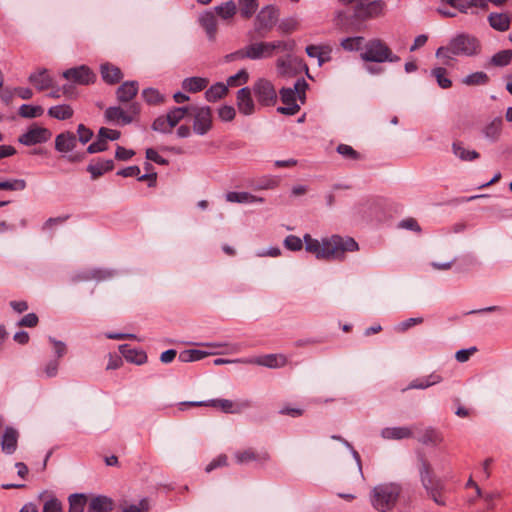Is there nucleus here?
<instances>
[{
	"label": "nucleus",
	"instance_id": "obj_1",
	"mask_svg": "<svg viewBox=\"0 0 512 512\" xmlns=\"http://www.w3.org/2000/svg\"><path fill=\"white\" fill-rule=\"evenodd\" d=\"M305 245V250L318 260L332 261L343 260L346 252H354L359 249L358 243L351 237L332 235L318 240L310 234H305L303 239L295 235H288L284 239V246L290 251H300Z\"/></svg>",
	"mask_w": 512,
	"mask_h": 512
},
{
	"label": "nucleus",
	"instance_id": "obj_2",
	"mask_svg": "<svg viewBox=\"0 0 512 512\" xmlns=\"http://www.w3.org/2000/svg\"><path fill=\"white\" fill-rule=\"evenodd\" d=\"M481 51L480 41L473 35L461 33L453 37L447 46L439 47L436 57L443 59L445 64L453 60L455 56L472 57Z\"/></svg>",
	"mask_w": 512,
	"mask_h": 512
},
{
	"label": "nucleus",
	"instance_id": "obj_3",
	"mask_svg": "<svg viewBox=\"0 0 512 512\" xmlns=\"http://www.w3.org/2000/svg\"><path fill=\"white\" fill-rule=\"evenodd\" d=\"M402 494V485L398 482H382L369 491V503L377 512H391L397 506Z\"/></svg>",
	"mask_w": 512,
	"mask_h": 512
},
{
	"label": "nucleus",
	"instance_id": "obj_4",
	"mask_svg": "<svg viewBox=\"0 0 512 512\" xmlns=\"http://www.w3.org/2000/svg\"><path fill=\"white\" fill-rule=\"evenodd\" d=\"M418 470L421 484L427 494L436 504L441 506L445 505V501L441 497L444 483L440 478L435 476L431 464L424 456H419L418 458Z\"/></svg>",
	"mask_w": 512,
	"mask_h": 512
},
{
	"label": "nucleus",
	"instance_id": "obj_5",
	"mask_svg": "<svg viewBox=\"0 0 512 512\" xmlns=\"http://www.w3.org/2000/svg\"><path fill=\"white\" fill-rule=\"evenodd\" d=\"M307 88L308 83L304 78L297 79L293 87L282 88L280 96L284 106L278 107L277 111L285 115L296 114L300 110V105L297 101L304 104Z\"/></svg>",
	"mask_w": 512,
	"mask_h": 512
},
{
	"label": "nucleus",
	"instance_id": "obj_6",
	"mask_svg": "<svg viewBox=\"0 0 512 512\" xmlns=\"http://www.w3.org/2000/svg\"><path fill=\"white\" fill-rule=\"evenodd\" d=\"M366 62H399L400 57L394 54L385 42L380 39H373L367 42L360 54Z\"/></svg>",
	"mask_w": 512,
	"mask_h": 512
},
{
	"label": "nucleus",
	"instance_id": "obj_7",
	"mask_svg": "<svg viewBox=\"0 0 512 512\" xmlns=\"http://www.w3.org/2000/svg\"><path fill=\"white\" fill-rule=\"evenodd\" d=\"M183 406H211L220 409L228 414H240L252 406V402L248 399L240 401H232L229 399H211L208 401H191L182 403Z\"/></svg>",
	"mask_w": 512,
	"mask_h": 512
},
{
	"label": "nucleus",
	"instance_id": "obj_8",
	"mask_svg": "<svg viewBox=\"0 0 512 512\" xmlns=\"http://www.w3.org/2000/svg\"><path fill=\"white\" fill-rule=\"evenodd\" d=\"M140 113V104L132 102L127 108L121 106H112L106 109L105 117L108 121L116 124L127 125L133 122L134 118Z\"/></svg>",
	"mask_w": 512,
	"mask_h": 512
},
{
	"label": "nucleus",
	"instance_id": "obj_9",
	"mask_svg": "<svg viewBox=\"0 0 512 512\" xmlns=\"http://www.w3.org/2000/svg\"><path fill=\"white\" fill-rule=\"evenodd\" d=\"M190 113L194 117L193 131L198 135L207 134L212 128V111L209 106H191Z\"/></svg>",
	"mask_w": 512,
	"mask_h": 512
},
{
	"label": "nucleus",
	"instance_id": "obj_10",
	"mask_svg": "<svg viewBox=\"0 0 512 512\" xmlns=\"http://www.w3.org/2000/svg\"><path fill=\"white\" fill-rule=\"evenodd\" d=\"M278 16V10L273 6H266L259 11L254 23L259 36L264 37L275 26Z\"/></svg>",
	"mask_w": 512,
	"mask_h": 512
},
{
	"label": "nucleus",
	"instance_id": "obj_11",
	"mask_svg": "<svg viewBox=\"0 0 512 512\" xmlns=\"http://www.w3.org/2000/svg\"><path fill=\"white\" fill-rule=\"evenodd\" d=\"M276 68L279 75L284 77L293 76L302 69L308 72L307 65L298 57L290 54L285 57H280L276 61Z\"/></svg>",
	"mask_w": 512,
	"mask_h": 512
},
{
	"label": "nucleus",
	"instance_id": "obj_12",
	"mask_svg": "<svg viewBox=\"0 0 512 512\" xmlns=\"http://www.w3.org/2000/svg\"><path fill=\"white\" fill-rule=\"evenodd\" d=\"M253 92L258 102L264 106L274 105L277 100L273 84L266 79H259L253 86Z\"/></svg>",
	"mask_w": 512,
	"mask_h": 512
},
{
	"label": "nucleus",
	"instance_id": "obj_13",
	"mask_svg": "<svg viewBox=\"0 0 512 512\" xmlns=\"http://www.w3.org/2000/svg\"><path fill=\"white\" fill-rule=\"evenodd\" d=\"M51 136L49 129L33 125L19 137L18 141L25 146H32L47 142Z\"/></svg>",
	"mask_w": 512,
	"mask_h": 512
},
{
	"label": "nucleus",
	"instance_id": "obj_14",
	"mask_svg": "<svg viewBox=\"0 0 512 512\" xmlns=\"http://www.w3.org/2000/svg\"><path fill=\"white\" fill-rule=\"evenodd\" d=\"M63 77L80 85H88L95 80V74L85 65L67 69L63 72Z\"/></svg>",
	"mask_w": 512,
	"mask_h": 512
},
{
	"label": "nucleus",
	"instance_id": "obj_15",
	"mask_svg": "<svg viewBox=\"0 0 512 512\" xmlns=\"http://www.w3.org/2000/svg\"><path fill=\"white\" fill-rule=\"evenodd\" d=\"M19 433L13 427H6L1 437L2 452L11 455L13 454L18 445Z\"/></svg>",
	"mask_w": 512,
	"mask_h": 512
},
{
	"label": "nucleus",
	"instance_id": "obj_16",
	"mask_svg": "<svg viewBox=\"0 0 512 512\" xmlns=\"http://www.w3.org/2000/svg\"><path fill=\"white\" fill-rule=\"evenodd\" d=\"M380 436L385 440H403L413 437V429L409 426L385 427Z\"/></svg>",
	"mask_w": 512,
	"mask_h": 512
},
{
	"label": "nucleus",
	"instance_id": "obj_17",
	"mask_svg": "<svg viewBox=\"0 0 512 512\" xmlns=\"http://www.w3.org/2000/svg\"><path fill=\"white\" fill-rule=\"evenodd\" d=\"M137 81H126L122 83L116 90V96L119 102L129 103L138 93Z\"/></svg>",
	"mask_w": 512,
	"mask_h": 512
},
{
	"label": "nucleus",
	"instance_id": "obj_18",
	"mask_svg": "<svg viewBox=\"0 0 512 512\" xmlns=\"http://www.w3.org/2000/svg\"><path fill=\"white\" fill-rule=\"evenodd\" d=\"M77 144V138L72 132H63L55 138V149L60 153L71 152Z\"/></svg>",
	"mask_w": 512,
	"mask_h": 512
},
{
	"label": "nucleus",
	"instance_id": "obj_19",
	"mask_svg": "<svg viewBox=\"0 0 512 512\" xmlns=\"http://www.w3.org/2000/svg\"><path fill=\"white\" fill-rule=\"evenodd\" d=\"M237 106L239 111L244 115H250L254 112L255 105L251 97V90L248 87L238 90Z\"/></svg>",
	"mask_w": 512,
	"mask_h": 512
},
{
	"label": "nucleus",
	"instance_id": "obj_20",
	"mask_svg": "<svg viewBox=\"0 0 512 512\" xmlns=\"http://www.w3.org/2000/svg\"><path fill=\"white\" fill-rule=\"evenodd\" d=\"M119 351L130 363L141 365L147 361V355L143 350L132 348L128 344L120 345Z\"/></svg>",
	"mask_w": 512,
	"mask_h": 512
},
{
	"label": "nucleus",
	"instance_id": "obj_21",
	"mask_svg": "<svg viewBox=\"0 0 512 512\" xmlns=\"http://www.w3.org/2000/svg\"><path fill=\"white\" fill-rule=\"evenodd\" d=\"M248 362L268 368H280L287 364V358L282 354H268Z\"/></svg>",
	"mask_w": 512,
	"mask_h": 512
},
{
	"label": "nucleus",
	"instance_id": "obj_22",
	"mask_svg": "<svg viewBox=\"0 0 512 512\" xmlns=\"http://www.w3.org/2000/svg\"><path fill=\"white\" fill-rule=\"evenodd\" d=\"M270 42H253L249 44L250 60H260L273 56Z\"/></svg>",
	"mask_w": 512,
	"mask_h": 512
},
{
	"label": "nucleus",
	"instance_id": "obj_23",
	"mask_svg": "<svg viewBox=\"0 0 512 512\" xmlns=\"http://www.w3.org/2000/svg\"><path fill=\"white\" fill-rule=\"evenodd\" d=\"M113 509V500L104 495L93 497L88 505V512H111Z\"/></svg>",
	"mask_w": 512,
	"mask_h": 512
},
{
	"label": "nucleus",
	"instance_id": "obj_24",
	"mask_svg": "<svg viewBox=\"0 0 512 512\" xmlns=\"http://www.w3.org/2000/svg\"><path fill=\"white\" fill-rule=\"evenodd\" d=\"M441 381L442 377L439 374L432 373L426 377L414 379L409 383V385L406 388L402 389V392L411 389H426L430 386L440 383Z\"/></svg>",
	"mask_w": 512,
	"mask_h": 512
},
{
	"label": "nucleus",
	"instance_id": "obj_25",
	"mask_svg": "<svg viewBox=\"0 0 512 512\" xmlns=\"http://www.w3.org/2000/svg\"><path fill=\"white\" fill-rule=\"evenodd\" d=\"M201 26L204 28L210 41H214L217 34V20L212 12H206L199 18Z\"/></svg>",
	"mask_w": 512,
	"mask_h": 512
},
{
	"label": "nucleus",
	"instance_id": "obj_26",
	"mask_svg": "<svg viewBox=\"0 0 512 512\" xmlns=\"http://www.w3.org/2000/svg\"><path fill=\"white\" fill-rule=\"evenodd\" d=\"M100 72L103 80L108 84L118 83L123 78L120 68L110 63L102 64Z\"/></svg>",
	"mask_w": 512,
	"mask_h": 512
},
{
	"label": "nucleus",
	"instance_id": "obj_27",
	"mask_svg": "<svg viewBox=\"0 0 512 512\" xmlns=\"http://www.w3.org/2000/svg\"><path fill=\"white\" fill-rule=\"evenodd\" d=\"M226 200L231 203H263L264 198L255 196L248 192H228L226 194Z\"/></svg>",
	"mask_w": 512,
	"mask_h": 512
},
{
	"label": "nucleus",
	"instance_id": "obj_28",
	"mask_svg": "<svg viewBox=\"0 0 512 512\" xmlns=\"http://www.w3.org/2000/svg\"><path fill=\"white\" fill-rule=\"evenodd\" d=\"M29 81L39 90L43 91L52 86V79L48 75L46 69H41L38 72L32 73L29 76Z\"/></svg>",
	"mask_w": 512,
	"mask_h": 512
},
{
	"label": "nucleus",
	"instance_id": "obj_29",
	"mask_svg": "<svg viewBox=\"0 0 512 512\" xmlns=\"http://www.w3.org/2000/svg\"><path fill=\"white\" fill-rule=\"evenodd\" d=\"M502 126V118L496 117L483 128V134L488 140L495 142L501 136Z\"/></svg>",
	"mask_w": 512,
	"mask_h": 512
},
{
	"label": "nucleus",
	"instance_id": "obj_30",
	"mask_svg": "<svg viewBox=\"0 0 512 512\" xmlns=\"http://www.w3.org/2000/svg\"><path fill=\"white\" fill-rule=\"evenodd\" d=\"M488 22L493 29L504 32L509 29L511 20L506 13H490Z\"/></svg>",
	"mask_w": 512,
	"mask_h": 512
},
{
	"label": "nucleus",
	"instance_id": "obj_31",
	"mask_svg": "<svg viewBox=\"0 0 512 512\" xmlns=\"http://www.w3.org/2000/svg\"><path fill=\"white\" fill-rule=\"evenodd\" d=\"M209 81L203 77H189L182 81V88L191 93H196L205 89Z\"/></svg>",
	"mask_w": 512,
	"mask_h": 512
},
{
	"label": "nucleus",
	"instance_id": "obj_32",
	"mask_svg": "<svg viewBox=\"0 0 512 512\" xmlns=\"http://www.w3.org/2000/svg\"><path fill=\"white\" fill-rule=\"evenodd\" d=\"M114 167L112 160H99L96 163H90L87 166V171L91 173L92 179H97L105 172L112 170Z\"/></svg>",
	"mask_w": 512,
	"mask_h": 512
},
{
	"label": "nucleus",
	"instance_id": "obj_33",
	"mask_svg": "<svg viewBox=\"0 0 512 512\" xmlns=\"http://www.w3.org/2000/svg\"><path fill=\"white\" fill-rule=\"evenodd\" d=\"M453 154L462 161H473L480 157L479 153L475 150H468L461 142H453Z\"/></svg>",
	"mask_w": 512,
	"mask_h": 512
},
{
	"label": "nucleus",
	"instance_id": "obj_34",
	"mask_svg": "<svg viewBox=\"0 0 512 512\" xmlns=\"http://www.w3.org/2000/svg\"><path fill=\"white\" fill-rule=\"evenodd\" d=\"M216 351L206 352L198 349L184 350L179 353L178 359L183 363L194 362L205 358L210 354H216Z\"/></svg>",
	"mask_w": 512,
	"mask_h": 512
},
{
	"label": "nucleus",
	"instance_id": "obj_35",
	"mask_svg": "<svg viewBox=\"0 0 512 512\" xmlns=\"http://www.w3.org/2000/svg\"><path fill=\"white\" fill-rule=\"evenodd\" d=\"M227 92H228L227 84L218 82L206 90L205 97H206L207 101L215 102V101L221 99L222 97H224L227 94Z\"/></svg>",
	"mask_w": 512,
	"mask_h": 512
},
{
	"label": "nucleus",
	"instance_id": "obj_36",
	"mask_svg": "<svg viewBox=\"0 0 512 512\" xmlns=\"http://www.w3.org/2000/svg\"><path fill=\"white\" fill-rule=\"evenodd\" d=\"M48 115L58 120H67L73 116V109L66 104L56 105L49 108Z\"/></svg>",
	"mask_w": 512,
	"mask_h": 512
},
{
	"label": "nucleus",
	"instance_id": "obj_37",
	"mask_svg": "<svg viewBox=\"0 0 512 512\" xmlns=\"http://www.w3.org/2000/svg\"><path fill=\"white\" fill-rule=\"evenodd\" d=\"M190 109L191 106L174 107L167 112L166 116L172 128L176 127L179 122L184 119L186 114L190 113Z\"/></svg>",
	"mask_w": 512,
	"mask_h": 512
},
{
	"label": "nucleus",
	"instance_id": "obj_38",
	"mask_svg": "<svg viewBox=\"0 0 512 512\" xmlns=\"http://www.w3.org/2000/svg\"><path fill=\"white\" fill-rule=\"evenodd\" d=\"M257 0H238L240 16L244 19L251 18L258 9Z\"/></svg>",
	"mask_w": 512,
	"mask_h": 512
},
{
	"label": "nucleus",
	"instance_id": "obj_39",
	"mask_svg": "<svg viewBox=\"0 0 512 512\" xmlns=\"http://www.w3.org/2000/svg\"><path fill=\"white\" fill-rule=\"evenodd\" d=\"M512 61V50H501L490 59V64L496 67H505Z\"/></svg>",
	"mask_w": 512,
	"mask_h": 512
},
{
	"label": "nucleus",
	"instance_id": "obj_40",
	"mask_svg": "<svg viewBox=\"0 0 512 512\" xmlns=\"http://www.w3.org/2000/svg\"><path fill=\"white\" fill-rule=\"evenodd\" d=\"M216 13L224 20L232 18L237 11V5L234 1H227L215 7Z\"/></svg>",
	"mask_w": 512,
	"mask_h": 512
},
{
	"label": "nucleus",
	"instance_id": "obj_41",
	"mask_svg": "<svg viewBox=\"0 0 512 512\" xmlns=\"http://www.w3.org/2000/svg\"><path fill=\"white\" fill-rule=\"evenodd\" d=\"M418 441L425 445H436L442 441V437L435 429L427 428L418 437Z\"/></svg>",
	"mask_w": 512,
	"mask_h": 512
},
{
	"label": "nucleus",
	"instance_id": "obj_42",
	"mask_svg": "<svg viewBox=\"0 0 512 512\" xmlns=\"http://www.w3.org/2000/svg\"><path fill=\"white\" fill-rule=\"evenodd\" d=\"M69 512H84L87 497L84 494H72L69 496Z\"/></svg>",
	"mask_w": 512,
	"mask_h": 512
},
{
	"label": "nucleus",
	"instance_id": "obj_43",
	"mask_svg": "<svg viewBox=\"0 0 512 512\" xmlns=\"http://www.w3.org/2000/svg\"><path fill=\"white\" fill-rule=\"evenodd\" d=\"M489 77L485 72H474L463 78L462 83L468 86L485 85Z\"/></svg>",
	"mask_w": 512,
	"mask_h": 512
},
{
	"label": "nucleus",
	"instance_id": "obj_44",
	"mask_svg": "<svg viewBox=\"0 0 512 512\" xmlns=\"http://www.w3.org/2000/svg\"><path fill=\"white\" fill-rule=\"evenodd\" d=\"M142 97L149 105H158L164 102V95L154 88L144 89Z\"/></svg>",
	"mask_w": 512,
	"mask_h": 512
},
{
	"label": "nucleus",
	"instance_id": "obj_45",
	"mask_svg": "<svg viewBox=\"0 0 512 512\" xmlns=\"http://www.w3.org/2000/svg\"><path fill=\"white\" fill-rule=\"evenodd\" d=\"M382 8H383L382 1H372L365 7H363L362 5L359 6L357 9V14L361 15L363 12L366 16L372 17V16L378 15L382 11Z\"/></svg>",
	"mask_w": 512,
	"mask_h": 512
},
{
	"label": "nucleus",
	"instance_id": "obj_46",
	"mask_svg": "<svg viewBox=\"0 0 512 512\" xmlns=\"http://www.w3.org/2000/svg\"><path fill=\"white\" fill-rule=\"evenodd\" d=\"M234 457L238 464H247L251 461H258L260 459V456L253 449L237 451L235 452Z\"/></svg>",
	"mask_w": 512,
	"mask_h": 512
},
{
	"label": "nucleus",
	"instance_id": "obj_47",
	"mask_svg": "<svg viewBox=\"0 0 512 512\" xmlns=\"http://www.w3.org/2000/svg\"><path fill=\"white\" fill-rule=\"evenodd\" d=\"M431 74L436 78V81L441 88L447 89V88L451 87L452 82L447 77V71L445 68H443V67L434 68V69H432Z\"/></svg>",
	"mask_w": 512,
	"mask_h": 512
},
{
	"label": "nucleus",
	"instance_id": "obj_48",
	"mask_svg": "<svg viewBox=\"0 0 512 512\" xmlns=\"http://www.w3.org/2000/svg\"><path fill=\"white\" fill-rule=\"evenodd\" d=\"M44 110L41 106H33L23 104L19 108V115L23 118H36L43 114Z\"/></svg>",
	"mask_w": 512,
	"mask_h": 512
},
{
	"label": "nucleus",
	"instance_id": "obj_49",
	"mask_svg": "<svg viewBox=\"0 0 512 512\" xmlns=\"http://www.w3.org/2000/svg\"><path fill=\"white\" fill-rule=\"evenodd\" d=\"M151 127L154 131L164 134L171 133L173 129L166 115L157 117Z\"/></svg>",
	"mask_w": 512,
	"mask_h": 512
},
{
	"label": "nucleus",
	"instance_id": "obj_50",
	"mask_svg": "<svg viewBox=\"0 0 512 512\" xmlns=\"http://www.w3.org/2000/svg\"><path fill=\"white\" fill-rule=\"evenodd\" d=\"M364 38L357 37H348L341 41V46L343 49L347 51H357L360 50L363 46Z\"/></svg>",
	"mask_w": 512,
	"mask_h": 512
},
{
	"label": "nucleus",
	"instance_id": "obj_51",
	"mask_svg": "<svg viewBox=\"0 0 512 512\" xmlns=\"http://www.w3.org/2000/svg\"><path fill=\"white\" fill-rule=\"evenodd\" d=\"M336 150L341 156L349 160H359L361 158L360 154L347 144H339Z\"/></svg>",
	"mask_w": 512,
	"mask_h": 512
},
{
	"label": "nucleus",
	"instance_id": "obj_52",
	"mask_svg": "<svg viewBox=\"0 0 512 512\" xmlns=\"http://www.w3.org/2000/svg\"><path fill=\"white\" fill-rule=\"evenodd\" d=\"M114 275L113 271L108 269H93L89 272V275L83 276L82 280L88 279H96V280H105Z\"/></svg>",
	"mask_w": 512,
	"mask_h": 512
},
{
	"label": "nucleus",
	"instance_id": "obj_53",
	"mask_svg": "<svg viewBox=\"0 0 512 512\" xmlns=\"http://www.w3.org/2000/svg\"><path fill=\"white\" fill-rule=\"evenodd\" d=\"M248 78L249 76L247 71L242 69L227 79V86L235 87L241 84H245L248 81Z\"/></svg>",
	"mask_w": 512,
	"mask_h": 512
},
{
	"label": "nucleus",
	"instance_id": "obj_54",
	"mask_svg": "<svg viewBox=\"0 0 512 512\" xmlns=\"http://www.w3.org/2000/svg\"><path fill=\"white\" fill-rule=\"evenodd\" d=\"M26 181L24 179H14L0 182V190H24Z\"/></svg>",
	"mask_w": 512,
	"mask_h": 512
},
{
	"label": "nucleus",
	"instance_id": "obj_55",
	"mask_svg": "<svg viewBox=\"0 0 512 512\" xmlns=\"http://www.w3.org/2000/svg\"><path fill=\"white\" fill-rule=\"evenodd\" d=\"M272 53L274 54L276 50L291 52L295 47V42L293 40H277L270 42Z\"/></svg>",
	"mask_w": 512,
	"mask_h": 512
},
{
	"label": "nucleus",
	"instance_id": "obj_56",
	"mask_svg": "<svg viewBox=\"0 0 512 512\" xmlns=\"http://www.w3.org/2000/svg\"><path fill=\"white\" fill-rule=\"evenodd\" d=\"M62 503L55 497L48 499L43 506V512H62Z\"/></svg>",
	"mask_w": 512,
	"mask_h": 512
},
{
	"label": "nucleus",
	"instance_id": "obj_57",
	"mask_svg": "<svg viewBox=\"0 0 512 512\" xmlns=\"http://www.w3.org/2000/svg\"><path fill=\"white\" fill-rule=\"evenodd\" d=\"M107 147L108 146H107V142L105 141V139L98 135L97 140L88 146L87 152L90 154H94L97 152L105 151L107 149Z\"/></svg>",
	"mask_w": 512,
	"mask_h": 512
},
{
	"label": "nucleus",
	"instance_id": "obj_58",
	"mask_svg": "<svg viewBox=\"0 0 512 512\" xmlns=\"http://www.w3.org/2000/svg\"><path fill=\"white\" fill-rule=\"evenodd\" d=\"M250 50L249 45L230 53L226 56L227 61H235V60H243V59H249Z\"/></svg>",
	"mask_w": 512,
	"mask_h": 512
},
{
	"label": "nucleus",
	"instance_id": "obj_59",
	"mask_svg": "<svg viewBox=\"0 0 512 512\" xmlns=\"http://www.w3.org/2000/svg\"><path fill=\"white\" fill-rule=\"evenodd\" d=\"M218 115L222 121L228 122L235 118L236 111L232 106L225 105L218 110Z\"/></svg>",
	"mask_w": 512,
	"mask_h": 512
},
{
	"label": "nucleus",
	"instance_id": "obj_60",
	"mask_svg": "<svg viewBox=\"0 0 512 512\" xmlns=\"http://www.w3.org/2000/svg\"><path fill=\"white\" fill-rule=\"evenodd\" d=\"M331 52L332 48L330 45H321L320 52L317 56L319 66L331 60Z\"/></svg>",
	"mask_w": 512,
	"mask_h": 512
},
{
	"label": "nucleus",
	"instance_id": "obj_61",
	"mask_svg": "<svg viewBox=\"0 0 512 512\" xmlns=\"http://www.w3.org/2000/svg\"><path fill=\"white\" fill-rule=\"evenodd\" d=\"M77 134H78L79 141L83 144L88 143L93 136L92 130H90L83 124L78 125Z\"/></svg>",
	"mask_w": 512,
	"mask_h": 512
},
{
	"label": "nucleus",
	"instance_id": "obj_62",
	"mask_svg": "<svg viewBox=\"0 0 512 512\" xmlns=\"http://www.w3.org/2000/svg\"><path fill=\"white\" fill-rule=\"evenodd\" d=\"M422 322H423L422 317L409 318V319H406V320L402 321L401 323H399L397 325L396 329L399 332H404V331L408 330L409 328H411L412 326L421 324Z\"/></svg>",
	"mask_w": 512,
	"mask_h": 512
},
{
	"label": "nucleus",
	"instance_id": "obj_63",
	"mask_svg": "<svg viewBox=\"0 0 512 512\" xmlns=\"http://www.w3.org/2000/svg\"><path fill=\"white\" fill-rule=\"evenodd\" d=\"M121 133L117 130L109 129L102 127L99 129V136L103 137L105 141L107 140H118L120 138Z\"/></svg>",
	"mask_w": 512,
	"mask_h": 512
},
{
	"label": "nucleus",
	"instance_id": "obj_64",
	"mask_svg": "<svg viewBox=\"0 0 512 512\" xmlns=\"http://www.w3.org/2000/svg\"><path fill=\"white\" fill-rule=\"evenodd\" d=\"M149 508V502L147 499H142L138 505H130L123 509V512H144Z\"/></svg>",
	"mask_w": 512,
	"mask_h": 512
}]
</instances>
